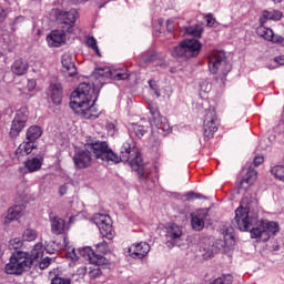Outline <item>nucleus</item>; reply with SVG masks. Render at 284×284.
<instances>
[{
	"label": "nucleus",
	"mask_w": 284,
	"mask_h": 284,
	"mask_svg": "<svg viewBox=\"0 0 284 284\" xmlns=\"http://www.w3.org/2000/svg\"><path fill=\"white\" fill-rule=\"evenodd\" d=\"M115 158H113V163H129L133 172H136L139 182L141 183L144 190L151 191L155 181L154 178L151 176L152 169L148 168V165L143 164V158L141 156V150L136 146L132 140L126 141L120 148V154L115 153Z\"/></svg>",
	"instance_id": "f257e3e1"
},
{
	"label": "nucleus",
	"mask_w": 284,
	"mask_h": 284,
	"mask_svg": "<svg viewBox=\"0 0 284 284\" xmlns=\"http://www.w3.org/2000/svg\"><path fill=\"white\" fill-rule=\"evenodd\" d=\"M99 92L101 89H97L92 82H81L77 90L71 93V110L84 119H99V111L94 106L99 99Z\"/></svg>",
	"instance_id": "f03ea898"
},
{
	"label": "nucleus",
	"mask_w": 284,
	"mask_h": 284,
	"mask_svg": "<svg viewBox=\"0 0 284 284\" xmlns=\"http://www.w3.org/2000/svg\"><path fill=\"white\" fill-rule=\"evenodd\" d=\"M77 17H79V12L75 9H71L70 11L55 10V19L61 23V30H52L47 36L49 48H61L65 43V34H72L74 24L77 23Z\"/></svg>",
	"instance_id": "7ed1b4c3"
},
{
	"label": "nucleus",
	"mask_w": 284,
	"mask_h": 284,
	"mask_svg": "<svg viewBox=\"0 0 284 284\" xmlns=\"http://www.w3.org/2000/svg\"><path fill=\"white\" fill-rule=\"evenodd\" d=\"M232 224L240 232H250L251 239L265 236V229L263 221L258 220V212L250 211V207L239 206L235 210V217Z\"/></svg>",
	"instance_id": "20e7f679"
},
{
	"label": "nucleus",
	"mask_w": 284,
	"mask_h": 284,
	"mask_svg": "<svg viewBox=\"0 0 284 284\" xmlns=\"http://www.w3.org/2000/svg\"><path fill=\"white\" fill-rule=\"evenodd\" d=\"M108 79H111L112 81H125L130 79V73H128V69L112 70L108 67L98 68L93 71L89 82L101 90V88L108 83Z\"/></svg>",
	"instance_id": "39448f33"
},
{
	"label": "nucleus",
	"mask_w": 284,
	"mask_h": 284,
	"mask_svg": "<svg viewBox=\"0 0 284 284\" xmlns=\"http://www.w3.org/2000/svg\"><path fill=\"white\" fill-rule=\"evenodd\" d=\"M203 50V44L196 39H184L179 45L174 47L171 54L174 59H183L190 61V59H196Z\"/></svg>",
	"instance_id": "423d86ee"
},
{
	"label": "nucleus",
	"mask_w": 284,
	"mask_h": 284,
	"mask_svg": "<svg viewBox=\"0 0 284 284\" xmlns=\"http://www.w3.org/2000/svg\"><path fill=\"white\" fill-rule=\"evenodd\" d=\"M40 136H43V128L37 124L29 126L26 131V141L16 150L18 159L32 154V150H37V148H39L38 141Z\"/></svg>",
	"instance_id": "0eeeda50"
},
{
	"label": "nucleus",
	"mask_w": 284,
	"mask_h": 284,
	"mask_svg": "<svg viewBox=\"0 0 284 284\" xmlns=\"http://www.w3.org/2000/svg\"><path fill=\"white\" fill-rule=\"evenodd\" d=\"M32 258L30 254L22 251H16L10 257V262L6 265L4 270L7 274L21 275L28 268L32 267Z\"/></svg>",
	"instance_id": "6e6552de"
},
{
	"label": "nucleus",
	"mask_w": 284,
	"mask_h": 284,
	"mask_svg": "<svg viewBox=\"0 0 284 284\" xmlns=\"http://www.w3.org/2000/svg\"><path fill=\"white\" fill-rule=\"evenodd\" d=\"M30 119V109L28 105H22L16 111L13 120L11 121V126L9 131L10 139H19L22 130H26L28 125V120Z\"/></svg>",
	"instance_id": "1a4fd4ad"
},
{
	"label": "nucleus",
	"mask_w": 284,
	"mask_h": 284,
	"mask_svg": "<svg viewBox=\"0 0 284 284\" xmlns=\"http://www.w3.org/2000/svg\"><path fill=\"white\" fill-rule=\"evenodd\" d=\"M88 150H90L94 159H100L101 161H106L108 163H114L116 159V153L110 148L105 141H93L87 144Z\"/></svg>",
	"instance_id": "9d476101"
},
{
	"label": "nucleus",
	"mask_w": 284,
	"mask_h": 284,
	"mask_svg": "<svg viewBox=\"0 0 284 284\" xmlns=\"http://www.w3.org/2000/svg\"><path fill=\"white\" fill-rule=\"evenodd\" d=\"M221 125V121L219 120V115H216V109L214 106H210L205 110L204 121H203V134L204 140L210 141V139H214V134L219 132V126Z\"/></svg>",
	"instance_id": "9b49d317"
},
{
	"label": "nucleus",
	"mask_w": 284,
	"mask_h": 284,
	"mask_svg": "<svg viewBox=\"0 0 284 284\" xmlns=\"http://www.w3.org/2000/svg\"><path fill=\"white\" fill-rule=\"evenodd\" d=\"M92 222L99 227L101 236L112 241L114 239V227L112 226V217L108 214L95 213Z\"/></svg>",
	"instance_id": "f8f14e48"
},
{
	"label": "nucleus",
	"mask_w": 284,
	"mask_h": 284,
	"mask_svg": "<svg viewBox=\"0 0 284 284\" xmlns=\"http://www.w3.org/2000/svg\"><path fill=\"white\" fill-rule=\"evenodd\" d=\"M148 110L155 128L161 130V132H170V123L168 122V118L161 115L159 103L154 101L148 102Z\"/></svg>",
	"instance_id": "ddd939ff"
},
{
	"label": "nucleus",
	"mask_w": 284,
	"mask_h": 284,
	"mask_svg": "<svg viewBox=\"0 0 284 284\" xmlns=\"http://www.w3.org/2000/svg\"><path fill=\"white\" fill-rule=\"evenodd\" d=\"M92 151L88 149V144L84 149H78L73 155V163L78 170H85L92 165Z\"/></svg>",
	"instance_id": "4468645a"
},
{
	"label": "nucleus",
	"mask_w": 284,
	"mask_h": 284,
	"mask_svg": "<svg viewBox=\"0 0 284 284\" xmlns=\"http://www.w3.org/2000/svg\"><path fill=\"white\" fill-rule=\"evenodd\" d=\"M78 254H80L84 261H89L92 265H105V257L101 254H97L90 246L79 248Z\"/></svg>",
	"instance_id": "2eb2a0df"
},
{
	"label": "nucleus",
	"mask_w": 284,
	"mask_h": 284,
	"mask_svg": "<svg viewBox=\"0 0 284 284\" xmlns=\"http://www.w3.org/2000/svg\"><path fill=\"white\" fill-rule=\"evenodd\" d=\"M47 97H49L53 105H61L63 103V85L59 82H51L45 90Z\"/></svg>",
	"instance_id": "dca6fc26"
},
{
	"label": "nucleus",
	"mask_w": 284,
	"mask_h": 284,
	"mask_svg": "<svg viewBox=\"0 0 284 284\" xmlns=\"http://www.w3.org/2000/svg\"><path fill=\"white\" fill-rule=\"evenodd\" d=\"M209 70L212 74H216L223 65H227V60L225 59V53L215 52L209 55Z\"/></svg>",
	"instance_id": "f3484780"
},
{
	"label": "nucleus",
	"mask_w": 284,
	"mask_h": 284,
	"mask_svg": "<svg viewBox=\"0 0 284 284\" xmlns=\"http://www.w3.org/2000/svg\"><path fill=\"white\" fill-rule=\"evenodd\" d=\"M150 250L151 247L148 242H140L129 247V255L131 258H145L150 254Z\"/></svg>",
	"instance_id": "a211bd4d"
},
{
	"label": "nucleus",
	"mask_w": 284,
	"mask_h": 284,
	"mask_svg": "<svg viewBox=\"0 0 284 284\" xmlns=\"http://www.w3.org/2000/svg\"><path fill=\"white\" fill-rule=\"evenodd\" d=\"M51 232L52 234H55L59 236V234H65L68 230H70V226L65 224V220L59 216L51 217Z\"/></svg>",
	"instance_id": "6ab92c4d"
},
{
	"label": "nucleus",
	"mask_w": 284,
	"mask_h": 284,
	"mask_svg": "<svg viewBox=\"0 0 284 284\" xmlns=\"http://www.w3.org/2000/svg\"><path fill=\"white\" fill-rule=\"evenodd\" d=\"M28 61L23 60L22 58H19L13 61L11 64V72L16 77H23V74L28 73L29 70Z\"/></svg>",
	"instance_id": "aec40b11"
},
{
	"label": "nucleus",
	"mask_w": 284,
	"mask_h": 284,
	"mask_svg": "<svg viewBox=\"0 0 284 284\" xmlns=\"http://www.w3.org/2000/svg\"><path fill=\"white\" fill-rule=\"evenodd\" d=\"M256 178H257L256 170H254V168L250 166L247 169L245 175L240 181V190H248L250 185H252L254 183V181H256Z\"/></svg>",
	"instance_id": "412c9836"
},
{
	"label": "nucleus",
	"mask_w": 284,
	"mask_h": 284,
	"mask_svg": "<svg viewBox=\"0 0 284 284\" xmlns=\"http://www.w3.org/2000/svg\"><path fill=\"white\" fill-rule=\"evenodd\" d=\"M62 68L64 74L68 77H77L78 71H77V64L74 61H72V57L70 55H63L62 57Z\"/></svg>",
	"instance_id": "4be33fe9"
},
{
	"label": "nucleus",
	"mask_w": 284,
	"mask_h": 284,
	"mask_svg": "<svg viewBox=\"0 0 284 284\" xmlns=\"http://www.w3.org/2000/svg\"><path fill=\"white\" fill-rule=\"evenodd\" d=\"M149 126L133 123L129 126V135L131 139H143L148 134Z\"/></svg>",
	"instance_id": "5701e85b"
},
{
	"label": "nucleus",
	"mask_w": 284,
	"mask_h": 284,
	"mask_svg": "<svg viewBox=\"0 0 284 284\" xmlns=\"http://www.w3.org/2000/svg\"><path fill=\"white\" fill-rule=\"evenodd\" d=\"M23 210H26L23 205H13L9 207L6 216V223H12V221H19V219H21V214Z\"/></svg>",
	"instance_id": "b1692460"
},
{
	"label": "nucleus",
	"mask_w": 284,
	"mask_h": 284,
	"mask_svg": "<svg viewBox=\"0 0 284 284\" xmlns=\"http://www.w3.org/2000/svg\"><path fill=\"white\" fill-rule=\"evenodd\" d=\"M283 19V12L278 10L273 11H263L262 17L260 18L261 26H265L268 21H281Z\"/></svg>",
	"instance_id": "393cba45"
},
{
	"label": "nucleus",
	"mask_w": 284,
	"mask_h": 284,
	"mask_svg": "<svg viewBox=\"0 0 284 284\" xmlns=\"http://www.w3.org/2000/svg\"><path fill=\"white\" fill-rule=\"evenodd\" d=\"M262 225L264 227V236H267L264 241H268L270 234H278L281 230L277 222L274 221L262 220Z\"/></svg>",
	"instance_id": "a878e982"
},
{
	"label": "nucleus",
	"mask_w": 284,
	"mask_h": 284,
	"mask_svg": "<svg viewBox=\"0 0 284 284\" xmlns=\"http://www.w3.org/2000/svg\"><path fill=\"white\" fill-rule=\"evenodd\" d=\"M191 226L195 232H201L205 227V215L201 213L191 214Z\"/></svg>",
	"instance_id": "bb28decb"
},
{
	"label": "nucleus",
	"mask_w": 284,
	"mask_h": 284,
	"mask_svg": "<svg viewBox=\"0 0 284 284\" xmlns=\"http://www.w3.org/2000/svg\"><path fill=\"white\" fill-rule=\"evenodd\" d=\"M183 236V230L178 224H171L166 231V239L169 241H176Z\"/></svg>",
	"instance_id": "cd10ccee"
},
{
	"label": "nucleus",
	"mask_w": 284,
	"mask_h": 284,
	"mask_svg": "<svg viewBox=\"0 0 284 284\" xmlns=\"http://www.w3.org/2000/svg\"><path fill=\"white\" fill-rule=\"evenodd\" d=\"M41 165H43V159L39 158L28 159L24 162V168L28 169V172H39Z\"/></svg>",
	"instance_id": "c85d7f7f"
},
{
	"label": "nucleus",
	"mask_w": 284,
	"mask_h": 284,
	"mask_svg": "<svg viewBox=\"0 0 284 284\" xmlns=\"http://www.w3.org/2000/svg\"><path fill=\"white\" fill-rule=\"evenodd\" d=\"M203 26L201 24H194L191 27H187L185 29V33L189 34L190 37H194V39H201L203 37Z\"/></svg>",
	"instance_id": "c756f323"
},
{
	"label": "nucleus",
	"mask_w": 284,
	"mask_h": 284,
	"mask_svg": "<svg viewBox=\"0 0 284 284\" xmlns=\"http://www.w3.org/2000/svg\"><path fill=\"white\" fill-rule=\"evenodd\" d=\"M273 33L274 31L271 28H266L263 24H261V27L257 29L258 37L265 39V41H270V39H272Z\"/></svg>",
	"instance_id": "7c9ffc66"
},
{
	"label": "nucleus",
	"mask_w": 284,
	"mask_h": 284,
	"mask_svg": "<svg viewBox=\"0 0 284 284\" xmlns=\"http://www.w3.org/2000/svg\"><path fill=\"white\" fill-rule=\"evenodd\" d=\"M221 231H222V234H223V236H224V241H225V243H227V241H233V243H234V227H232V226H223L222 229H221Z\"/></svg>",
	"instance_id": "2f4dec72"
},
{
	"label": "nucleus",
	"mask_w": 284,
	"mask_h": 284,
	"mask_svg": "<svg viewBox=\"0 0 284 284\" xmlns=\"http://www.w3.org/2000/svg\"><path fill=\"white\" fill-rule=\"evenodd\" d=\"M271 173L275 179L284 182V165H276L271 170Z\"/></svg>",
	"instance_id": "473e14b6"
},
{
	"label": "nucleus",
	"mask_w": 284,
	"mask_h": 284,
	"mask_svg": "<svg viewBox=\"0 0 284 284\" xmlns=\"http://www.w3.org/2000/svg\"><path fill=\"white\" fill-rule=\"evenodd\" d=\"M22 239L23 241H36L37 240V231L32 230V229H27L24 230L23 234H22Z\"/></svg>",
	"instance_id": "72a5a7b5"
},
{
	"label": "nucleus",
	"mask_w": 284,
	"mask_h": 284,
	"mask_svg": "<svg viewBox=\"0 0 284 284\" xmlns=\"http://www.w3.org/2000/svg\"><path fill=\"white\" fill-rule=\"evenodd\" d=\"M23 247V240L21 237H14L9 241V250H21Z\"/></svg>",
	"instance_id": "f704fd0d"
},
{
	"label": "nucleus",
	"mask_w": 284,
	"mask_h": 284,
	"mask_svg": "<svg viewBox=\"0 0 284 284\" xmlns=\"http://www.w3.org/2000/svg\"><path fill=\"white\" fill-rule=\"evenodd\" d=\"M94 267H90V272L89 275L91 278H99V276H101V274H103V272H101V265L103 264H93Z\"/></svg>",
	"instance_id": "c9c22d12"
},
{
	"label": "nucleus",
	"mask_w": 284,
	"mask_h": 284,
	"mask_svg": "<svg viewBox=\"0 0 284 284\" xmlns=\"http://www.w3.org/2000/svg\"><path fill=\"white\" fill-rule=\"evenodd\" d=\"M185 201H196L197 199H204L203 194L194 191H189L184 194Z\"/></svg>",
	"instance_id": "e433bc0d"
},
{
	"label": "nucleus",
	"mask_w": 284,
	"mask_h": 284,
	"mask_svg": "<svg viewBox=\"0 0 284 284\" xmlns=\"http://www.w3.org/2000/svg\"><path fill=\"white\" fill-rule=\"evenodd\" d=\"M142 61H143V63H152L153 61H156V53L146 52V53L142 54Z\"/></svg>",
	"instance_id": "4c0bfd02"
},
{
	"label": "nucleus",
	"mask_w": 284,
	"mask_h": 284,
	"mask_svg": "<svg viewBox=\"0 0 284 284\" xmlns=\"http://www.w3.org/2000/svg\"><path fill=\"white\" fill-rule=\"evenodd\" d=\"M52 284H72V280L54 275V277L52 278Z\"/></svg>",
	"instance_id": "58836bf2"
},
{
	"label": "nucleus",
	"mask_w": 284,
	"mask_h": 284,
	"mask_svg": "<svg viewBox=\"0 0 284 284\" xmlns=\"http://www.w3.org/2000/svg\"><path fill=\"white\" fill-rule=\"evenodd\" d=\"M149 87L153 90L155 97H161V91L159 90V84H156L155 80H149Z\"/></svg>",
	"instance_id": "ea45409f"
},
{
	"label": "nucleus",
	"mask_w": 284,
	"mask_h": 284,
	"mask_svg": "<svg viewBox=\"0 0 284 284\" xmlns=\"http://www.w3.org/2000/svg\"><path fill=\"white\" fill-rule=\"evenodd\" d=\"M205 19L207 28H214V24L216 23V18H214V14L207 13Z\"/></svg>",
	"instance_id": "a19ab883"
},
{
	"label": "nucleus",
	"mask_w": 284,
	"mask_h": 284,
	"mask_svg": "<svg viewBox=\"0 0 284 284\" xmlns=\"http://www.w3.org/2000/svg\"><path fill=\"white\" fill-rule=\"evenodd\" d=\"M105 128L108 130V133L113 136V134H115V132H116V121H114V122H106Z\"/></svg>",
	"instance_id": "79ce46f5"
},
{
	"label": "nucleus",
	"mask_w": 284,
	"mask_h": 284,
	"mask_svg": "<svg viewBox=\"0 0 284 284\" xmlns=\"http://www.w3.org/2000/svg\"><path fill=\"white\" fill-rule=\"evenodd\" d=\"M87 44L91 48V50H97V48H99L95 37H89L87 40Z\"/></svg>",
	"instance_id": "37998d69"
},
{
	"label": "nucleus",
	"mask_w": 284,
	"mask_h": 284,
	"mask_svg": "<svg viewBox=\"0 0 284 284\" xmlns=\"http://www.w3.org/2000/svg\"><path fill=\"white\" fill-rule=\"evenodd\" d=\"M51 258L50 257H44L41 262H40V270H47V267H50V263H51Z\"/></svg>",
	"instance_id": "c03bdc74"
},
{
	"label": "nucleus",
	"mask_w": 284,
	"mask_h": 284,
	"mask_svg": "<svg viewBox=\"0 0 284 284\" xmlns=\"http://www.w3.org/2000/svg\"><path fill=\"white\" fill-rule=\"evenodd\" d=\"M263 161H265V158H263V155H256L253 160V165H255V168H258V165H262Z\"/></svg>",
	"instance_id": "a18cd8bd"
},
{
	"label": "nucleus",
	"mask_w": 284,
	"mask_h": 284,
	"mask_svg": "<svg viewBox=\"0 0 284 284\" xmlns=\"http://www.w3.org/2000/svg\"><path fill=\"white\" fill-rule=\"evenodd\" d=\"M68 258H71V261H79V255H77V250L72 248L71 252H68L67 254Z\"/></svg>",
	"instance_id": "49530a36"
},
{
	"label": "nucleus",
	"mask_w": 284,
	"mask_h": 284,
	"mask_svg": "<svg viewBox=\"0 0 284 284\" xmlns=\"http://www.w3.org/2000/svg\"><path fill=\"white\" fill-rule=\"evenodd\" d=\"M272 43H283V37L272 33V39H270Z\"/></svg>",
	"instance_id": "de8ad7c7"
},
{
	"label": "nucleus",
	"mask_w": 284,
	"mask_h": 284,
	"mask_svg": "<svg viewBox=\"0 0 284 284\" xmlns=\"http://www.w3.org/2000/svg\"><path fill=\"white\" fill-rule=\"evenodd\" d=\"M97 250H99V252H105V250H108V242L97 244Z\"/></svg>",
	"instance_id": "09e8293b"
},
{
	"label": "nucleus",
	"mask_w": 284,
	"mask_h": 284,
	"mask_svg": "<svg viewBox=\"0 0 284 284\" xmlns=\"http://www.w3.org/2000/svg\"><path fill=\"white\" fill-rule=\"evenodd\" d=\"M59 194H60V196H65V194H68V185L62 184V185L59 187Z\"/></svg>",
	"instance_id": "8fccbe9b"
},
{
	"label": "nucleus",
	"mask_w": 284,
	"mask_h": 284,
	"mask_svg": "<svg viewBox=\"0 0 284 284\" xmlns=\"http://www.w3.org/2000/svg\"><path fill=\"white\" fill-rule=\"evenodd\" d=\"M6 19H8V12L6 11V9H1V11H0V23H3V21H6Z\"/></svg>",
	"instance_id": "3c124183"
},
{
	"label": "nucleus",
	"mask_w": 284,
	"mask_h": 284,
	"mask_svg": "<svg viewBox=\"0 0 284 284\" xmlns=\"http://www.w3.org/2000/svg\"><path fill=\"white\" fill-rule=\"evenodd\" d=\"M274 61L277 63V65H284V55L275 57Z\"/></svg>",
	"instance_id": "603ef678"
},
{
	"label": "nucleus",
	"mask_w": 284,
	"mask_h": 284,
	"mask_svg": "<svg viewBox=\"0 0 284 284\" xmlns=\"http://www.w3.org/2000/svg\"><path fill=\"white\" fill-rule=\"evenodd\" d=\"M63 245L65 250H70V240L68 239V235H64L63 237Z\"/></svg>",
	"instance_id": "864d4df0"
},
{
	"label": "nucleus",
	"mask_w": 284,
	"mask_h": 284,
	"mask_svg": "<svg viewBox=\"0 0 284 284\" xmlns=\"http://www.w3.org/2000/svg\"><path fill=\"white\" fill-rule=\"evenodd\" d=\"M19 21H26V17L19 16L14 19V23H19Z\"/></svg>",
	"instance_id": "5fc2aeb1"
},
{
	"label": "nucleus",
	"mask_w": 284,
	"mask_h": 284,
	"mask_svg": "<svg viewBox=\"0 0 284 284\" xmlns=\"http://www.w3.org/2000/svg\"><path fill=\"white\" fill-rule=\"evenodd\" d=\"M203 256H204V258H212V256H214V253L211 252L209 255H207V254H204Z\"/></svg>",
	"instance_id": "6e6d98bb"
},
{
	"label": "nucleus",
	"mask_w": 284,
	"mask_h": 284,
	"mask_svg": "<svg viewBox=\"0 0 284 284\" xmlns=\"http://www.w3.org/2000/svg\"><path fill=\"white\" fill-rule=\"evenodd\" d=\"M92 50L95 51V54H97L98 57H101V51L99 50V47H97V49H92Z\"/></svg>",
	"instance_id": "4d7b16f0"
},
{
	"label": "nucleus",
	"mask_w": 284,
	"mask_h": 284,
	"mask_svg": "<svg viewBox=\"0 0 284 284\" xmlns=\"http://www.w3.org/2000/svg\"><path fill=\"white\" fill-rule=\"evenodd\" d=\"M274 3H282L283 0H272Z\"/></svg>",
	"instance_id": "13d9d810"
},
{
	"label": "nucleus",
	"mask_w": 284,
	"mask_h": 284,
	"mask_svg": "<svg viewBox=\"0 0 284 284\" xmlns=\"http://www.w3.org/2000/svg\"><path fill=\"white\" fill-rule=\"evenodd\" d=\"M32 90H34V88L29 89V92H32Z\"/></svg>",
	"instance_id": "bf43d9fd"
},
{
	"label": "nucleus",
	"mask_w": 284,
	"mask_h": 284,
	"mask_svg": "<svg viewBox=\"0 0 284 284\" xmlns=\"http://www.w3.org/2000/svg\"><path fill=\"white\" fill-rule=\"evenodd\" d=\"M79 1H88V0H79Z\"/></svg>",
	"instance_id": "052dcab7"
}]
</instances>
